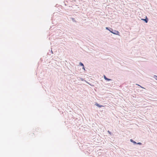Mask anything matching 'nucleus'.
<instances>
[{
	"label": "nucleus",
	"mask_w": 157,
	"mask_h": 157,
	"mask_svg": "<svg viewBox=\"0 0 157 157\" xmlns=\"http://www.w3.org/2000/svg\"><path fill=\"white\" fill-rule=\"evenodd\" d=\"M110 31L112 33H113L114 34H117V35H118V33H119V32L117 31H115V33H113V32L111 31Z\"/></svg>",
	"instance_id": "f257e3e1"
},
{
	"label": "nucleus",
	"mask_w": 157,
	"mask_h": 157,
	"mask_svg": "<svg viewBox=\"0 0 157 157\" xmlns=\"http://www.w3.org/2000/svg\"><path fill=\"white\" fill-rule=\"evenodd\" d=\"M95 105L99 107H102V106H103L102 105H100L99 104H98L97 103H96L95 104Z\"/></svg>",
	"instance_id": "f03ea898"
},
{
	"label": "nucleus",
	"mask_w": 157,
	"mask_h": 157,
	"mask_svg": "<svg viewBox=\"0 0 157 157\" xmlns=\"http://www.w3.org/2000/svg\"><path fill=\"white\" fill-rule=\"evenodd\" d=\"M142 20H143L146 23H147V22L148 20L147 18L145 19H142Z\"/></svg>",
	"instance_id": "7ed1b4c3"
},
{
	"label": "nucleus",
	"mask_w": 157,
	"mask_h": 157,
	"mask_svg": "<svg viewBox=\"0 0 157 157\" xmlns=\"http://www.w3.org/2000/svg\"><path fill=\"white\" fill-rule=\"evenodd\" d=\"M130 141L131 142H132L134 144H136V142L134 141L133 140H132V139H131L130 140Z\"/></svg>",
	"instance_id": "20e7f679"
},
{
	"label": "nucleus",
	"mask_w": 157,
	"mask_h": 157,
	"mask_svg": "<svg viewBox=\"0 0 157 157\" xmlns=\"http://www.w3.org/2000/svg\"><path fill=\"white\" fill-rule=\"evenodd\" d=\"M79 64H80V65H81V66H82V67H84V65H83V63H82L80 62V63H79Z\"/></svg>",
	"instance_id": "39448f33"
},
{
	"label": "nucleus",
	"mask_w": 157,
	"mask_h": 157,
	"mask_svg": "<svg viewBox=\"0 0 157 157\" xmlns=\"http://www.w3.org/2000/svg\"><path fill=\"white\" fill-rule=\"evenodd\" d=\"M106 80H107L108 81H110L111 80V79H110L108 78H106V79H105Z\"/></svg>",
	"instance_id": "423d86ee"
},
{
	"label": "nucleus",
	"mask_w": 157,
	"mask_h": 157,
	"mask_svg": "<svg viewBox=\"0 0 157 157\" xmlns=\"http://www.w3.org/2000/svg\"><path fill=\"white\" fill-rule=\"evenodd\" d=\"M154 78H155V79L157 80V76H156V75H155L154 76Z\"/></svg>",
	"instance_id": "0eeeda50"
},
{
	"label": "nucleus",
	"mask_w": 157,
	"mask_h": 157,
	"mask_svg": "<svg viewBox=\"0 0 157 157\" xmlns=\"http://www.w3.org/2000/svg\"><path fill=\"white\" fill-rule=\"evenodd\" d=\"M108 132L109 133V134L111 135V132H110L109 131H108Z\"/></svg>",
	"instance_id": "6e6552de"
},
{
	"label": "nucleus",
	"mask_w": 157,
	"mask_h": 157,
	"mask_svg": "<svg viewBox=\"0 0 157 157\" xmlns=\"http://www.w3.org/2000/svg\"><path fill=\"white\" fill-rule=\"evenodd\" d=\"M104 79H105H105H106V78H107L106 77L105 75H104Z\"/></svg>",
	"instance_id": "1a4fd4ad"
},
{
	"label": "nucleus",
	"mask_w": 157,
	"mask_h": 157,
	"mask_svg": "<svg viewBox=\"0 0 157 157\" xmlns=\"http://www.w3.org/2000/svg\"><path fill=\"white\" fill-rule=\"evenodd\" d=\"M138 144H139V145H141V143H137Z\"/></svg>",
	"instance_id": "9d476101"
},
{
	"label": "nucleus",
	"mask_w": 157,
	"mask_h": 157,
	"mask_svg": "<svg viewBox=\"0 0 157 157\" xmlns=\"http://www.w3.org/2000/svg\"><path fill=\"white\" fill-rule=\"evenodd\" d=\"M106 29H107V30H109V31H110L109 30V29L108 28V27H106Z\"/></svg>",
	"instance_id": "9b49d317"
},
{
	"label": "nucleus",
	"mask_w": 157,
	"mask_h": 157,
	"mask_svg": "<svg viewBox=\"0 0 157 157\" xmlns=\"http://www.w3.org/2000/svg\"><path fill=\"white\" fill-rule=\"evenodd\" d=\"M82 68H83L84 70H85V68H84V67H83Z\"/></svg>",
	"instance_id": "f8f14e48"
}]
</instances>
